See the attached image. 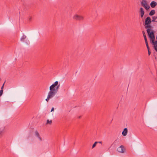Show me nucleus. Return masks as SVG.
Here are the masks:
<instances>
[{"label":"nucleus","instance_id":"nucleus-13","mask_svg":"<svg viewBox=\"0 0 157 157\" xmlns=\"http://www.w3.org/2000/svg\"><path fill=\"white\" fill-rule=\"evenodd\" d=\"M141 5L144 6L145 5H146L147 4V2L145 0H143L141 2Z\"/></svg>","mask_w":157,"mask_h":157},{"label":"nucleus","instance_id":"nucleus-3","mask_svg":"<svg viewBox=\"0 0 157 157\" xmlns=\"http://www.w3.org/2000/svg\"><path fill=\"white\" fill-rule=\"evenodd\" d=\"M147 31L149 38L155 36V33L151 29L148 28Z\"/></svg>","mask_w":157,"mask_h":157},{"label":"nucleus","instance_id":"nucleus-15","mask_svg":"<svg viewBox=\"0 0 157 157\" xmlns=\"http://www.w3.org/2000/svg\"><path fill=\"white\" fill-rule=\"evenodd\" d=\"M155 13V10H152L150 12L149 15L150 16H152Z\"/></svg>","mask_w":157,"mask_h":157},{"label":"nucleus","instance_id":"nucleus-11","mask_svg":"<svg viewBox=\"0 0 157 157\" xmlns=\"http://www.w3.org/2000/svg\"><path fill=\"white\" fill-rule=\"evenodd\" d=\"M5 131V127L4 126H3L0 128V135L4 132Z\"/></svg>","mask_w":157,"mask_h":157},{"label":"nucleus","instance_id":"nucleus-22","mask_svg":"<svg viewBox=\"0 0 157 157\" xmlns=\"http://www.w3.org/2000/svg\"><path fill=\"white\" fill-rule=\"evenodd\" d=\"M32 17L31 16H29L28 17V20L29 21H31L32 19Z\"/></svg>","mask_w":157,"mask_h":157},{"label":"nucleus","instance_id":"nucleus-1","mask_svg":"<svg viewBox=\"0 0 157 157\" xmlns=\"http://www.w3.org/2000/svg\"><path fill=\"white\" fill-rule=\"evenodd\" d=\"M60 86V83L58 81H56L50 86V91L48 92L47 97L45 99L46 101L48 102L50 99L54 97L58 92Z\"/></svg>","mask_w":157,"mask_h":157},{"label":"nucleus","instance_id":"nucleus-6","mask_svg":"<svg viewBox=\"0 0 157 157\" xmlns=\"http://www.w3.org/2000/svg\"><path fill=\"white\" fill-rule=\"evenodd\" d=\"M141 18H143L144 13V9L142 7H141L139 12Z\"/></svg>","mask_w":157,"mask_h":157},{"label":"nucleus","instance_id":"nucleus-21","mask_svg":"<svg viewBox=\"0 0 157 157\" xmlns=\"http://www.w3.org/2000/svg\"><path fill=\"white\" fill-rule=\"evenodd\" d=\"M146 44V46L147 47V50H149V48L148 46V44L147 42H145Z\"/></svg>","mask_w":157,"mask_h":157},{"label":"nucleus","instance_id":"nucleus-26","mask_svg":"<svg viewBox=\"0 0 157 157\" xmlns=\"http://www.w3.org/2000/svg\"><path fill=\"white\" fill-rule=\"evenodd\" d=\"M142 33H143V34L144 37V36H146L145 32L144 31H142Z\"/></svg>","mask_w":157,"mask_h":157},{"label":"nucleus","instance_id":"nucleus-12","mask_svg":"<svg viewBox=\"0 0 157 157\" xmlns=\"http://www.w3.org/2000/svg\"><path fill=\"white\" fill-rule=\"evenodd\" d=\"M152 44L154 45V49L157 52V41H155V43Z\"/></svg>","mask_w":157,"mask_h":157},{"label":"nucleus","instance_id":"nucleus-30","mask_svg":"<svg viewBox=\"0 0 157 157\" xmlns=\"http://www.w3.org/2000/svg\"><path fill=\"white\" fill-rule=\"evenodd\" d=\"M155 19H153V20H152V21H153V22L156 21H155Z\"/></svg>","mask_w":157,"mask_h":157},{"label":"nucleus","instance_id":"nucleus-29","mask_svg":"<svg viewBox=\"0 0 157 157\" xmlns=\"http://www.w3.org/2000/svg\"><path fill=\"white\" fill-rule=\"evenodd\" d=\"M54 110V108L53 107H52L51 109V112H52V111H53Z\"/></svg>","mask_w":157,"mask_h":157},{"label":"nucleus","instance_id":"nucleus-8","mask_svg":"<svg viewBox=\"0 0 157 157\" xmlns=\"http://www.w3.org/2000/svg\"><path fill=\"white\" fill-rule=\"evenodd\" d=\"M157 5V3L155 1H152L151 2L150 5L152 8L155 7Z\"/></svg>","mask_w":157,"mask_h":157},{"label":"nucleus","instance_id":"nucleus-23","mask_svg":"<svg viewBox=\"0 0 157 157\" xmlns=\"http://www.w3.org/2000/svg\"><path fill=\"white\" fill-rule=\"evenodd\" d=\"M3 92V90H0V97L2 95Z\"/></svg>","mask_w":157,"mask_h":157},{"label":"nucleus","instance_id":"nucleus-20","mask_svg":"<svg viewBox=\"0 0 157 157\" xmlns=\"http://www.w3.org/2000/svg\"><path fill=\"white\" fill-rule=\"evenodd\" d=\"M146 44V46L147 47V50H149V48L148 46V44L147 42H145Z\"/></svg>","mask_w":157,"mask_h":157},{"label":"nucleus","instance_id":"nucleus-10","mask_svg":"<svg viewBox=\"0 0 157 157\" xmlns=\"http://www.w3.org/2000/svg\"><path fill=\"white\" fill-rule=\"evenodd\" d=\"M150 38V42L153 44L155 43V36L153 37H151L149 38Z\"/></svg>","mask_w":157,"mask_h":157},{"label":"nucleus","instance_id":"nucleus-24","mask_svg":"<svg viewBox=\"0 0 157 157\" xmlns=\"http://www.w3.org/2000/svg\"><path fill=\"white\" fill-rule=\"evenodd\" d=\"M144 39L145 42H147V39L146 38V36H144Z\"/></svg>","mask_w":157,"mask_h":157},{"label":"nucleus","instance_id":"nucleus-27","mask_svg":"<svg viewBox=\"0 0 157 157\" xmlns=\"http://www.w3.org/2000/svg\"><path fill=\"white\" fill-rule=\"evenodd\" d=\"M4 85V83L1 87V90H3Z\"/></svg>","mask_w":157,"mask_h":157},{"label":"nucleus","instance_id":"nucleus-19","mask_svg":"<svg viewBox=\"0 0 157 157\" xmlns=\"http://www.w3.org/2000/svg\"><path fill=\"white\" fill-rule=\"evenodd\" d=\"M52 123V120L49 121L48 120L47 121L46 124H51Z\"/></svg>","mask_w":157,"mask_h":157},{"label":"nucleus","instance_id":"nucleus-18","mask_svg":"<svg viewBox=\"0 0 157 157\" xmlns=\"http://www.w3.org/2000/svg\"><path fill=\"white\" fill-rule=\"evenodd\" d=\"M98 143V142H95L93 144L92 146V148H94L95 146L97 143Z\"/></svg>","mask_w":157,"mask_h":157},{"label":"nucleus","instance_id":"nucleus-28","mask_svg":"<svg viewBox=\"0 0 157 157\" xmlns=\"http://www.w3.org/2000/svg\"><path fill=\"white\" fill-rule=\"evenodd\" d=\"M148 54L149 55H150L151 54V52L149 51V50H148Z\"/></svg>","mask_w":157,"mask_h":157},{"label":"nucleus","instance_id":"nucleus-32","mask_svg":"<svg viewBox=\"0 0 157 157\" xmlns=\"http://www.w3.org/2000/svg\"><path fill=\"white\" fill-rule=\"evenodd\" d=\"M156 40H157V36H156ZM156 41H157V40Z\"/></svg>","mask_w":157,"mask_h":157},{"label":"nucleus","instance_id":"nucleus-9","mask_svg":"<svg viewBox=\"0 0 157 157\" xmlns=\"http://www.w3.org/2000/svg\"><path fill=\"white\" fill-rule=\"evenodd\" d=\"M35 135L36 137L39 138L40 141H42V139L40 137L38 132L37 131H36L35 132Z\"/></svg>","mask_w":157,"mask_h":157},{"label":"nucleus","instance_id":"nucleus-31","mask_svg":"<svg viewBox=\"0 0 157 157\" xmlns=\"http://www.w3.org/2000/svg\"><path fill=\"white\" fill-rule=\"evenodd\" d=\"M98 142V143H102V142H101V141Z\"/></svg>","mask_w":157,"mask_h":157},{"label":"nucleus","instance_id":"nucleus-25","mask_svg":"<svg viewBox=\"0 0 157 157\" xmlns=\"http://www.w3.org/2000/svg\"><path fill=\"white\" fill-rule=\"evenodd\" d=\"M157 18V16H153L152 17V19H153L156 20Z\"/></svg>","mask_w":157,"mask_h":157},{"label":"nucleus","instance_id":"nucleus-16","mask_svg":"<svg viewBox=\"0 0 157 157\" xmlns=\"http://www.w3.org/2000/svg\"><path fill=\"white\" fill-rule=\"evenodd\" d=\"M145 26V28L146 29H147L148 28H151V26L150 25V24H148L147 25H144Z\"/></svg>","mask_w":157,"mask_h":157},{"label":"nucleus","instance_id":"nucleus-2","mask_svg":"<svg viewBox=\"0 0 157 157\" xmlns=\"http://www.w3.org/2000/svg\"><path fill=\"white\" fill-rule=\"evenodd\" d=\"M73 18L76 21H80L83 20L84 17L82 16L75 14L73 16Z\"/></svg>","mask_w":157,"mask_h":157},{"label":"nucleus","instance_id":"nucleus-7","mask_svg":"<svg viewBox=\"0 0 157 157\" xmlns=\"http://www.w3.org/2000/svg\"><path fill=\"white\" fill-rule=\"evenodd\" d=\"M128 133V129L127 128H125L124 129L123 131L122 132V134L123 136H126Z\"/></svg>","mask_w":157,"mask_h":157},{"label":"nucleus","instance_id":"nucleus-14","mask_svg":"<svg viewBox=\"0 0 157 157\" xmlns=\"http://www.w3.org/2000/svg\"><path fill=\"white\" fill-rule=\"evenodd\" d=\"M26 38V36L25 35H23L21 37L20 40L21 41H24L25 39Z\"/></svg>","mask_w":157,"mask_h":157},{"label":"nucleus","instance_id":"nucleus-4","mask_svg":"<svg viewBox=\"0 0 157 157\" xmlns=\"http://www.w3.org/2000/svg\"><path fill=\"white\" fill-rule=\"evenodd\" d=\"M117 151L121 153H124L125 151V149L123 146L121 145L117 148Z\"/></svg>","mask_w":157,"mask_h":157},{"label":"nucleus","instance_id":"nucleus-5","mask_svg":"<svg viewBox=\"0 0 157 157\" xmlns=\"http://www.w3.org/2000/svg\"><path fill=\"white\" fill-rule=\"evenodd\" d=\"M151 22V19L149 17H148L146 19L144 25H147L148 24H150Z\"/></svg>","mask_w":157,"mask_h":157},{"label":"nucleus","instance_id":"nucleus-17","mask_svg":"<svg viewBox=\"0 0 157 157\" xmlns=\"http://www.w3.org/2000/svg\"><path fill=\"white\" fill-rule=\"evenodd\" d=\"M146 10H148L150 8V6L147 5V4L146 5H145L143 6Z\"/></svg>","mask_w":157,"mask_h":157}]
</instances>
